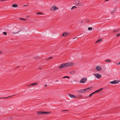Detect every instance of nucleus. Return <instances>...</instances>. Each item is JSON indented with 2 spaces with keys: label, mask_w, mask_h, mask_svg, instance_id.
<instances>
[{
  "label": "nucleus",
  "mask_w": 120,
  "mask_h": 120,
  "mask_svg": "<svg viewBox=\"0 0 120 120\" xmlns=\"http://www.w3.org/2000/svg\"><path fill=\"white\" fill-rule=\"evenodd\" d=\"M98 41H101V39H99L98 40Z\"/></svg>",
  "instance_id": "obj_34"
},
{
  "label": "nucleus",
  "mask_w": 120,
  "mask_h": 120,
  "mask_svg": "<svg viewBox=\"0 0 120 120\" xmlns=\"http://www.w3.org/2000/svg\"><path fill=\"white\" fill-rule=\"evenodd\" d=\"M99 42L98 41H98H97L96 42H95V43H97V42Z\"/></svg>",
  "instance_id": "obj_37"
},
{
  "label": "nucleus",
  "mask_w": 120,
  "mask_h": 120,
  "mask_svg": "<svg viewBox=\"0 0 120 120\" xmlns=\"http://www.w3.org/2000/svg\"><path fill=\"white\" fill-rule=\"evenodd\" d=\"M120 82V81H119L118 80H114L113 81L110 82V83L112 84H114L118 83Z\"/></svg>",
  "instance_id": "obj_8"
},
{
  "label": "nucleus",
  "mask_w": 120,
  "mask_h": 120,
  "mask_svg": "<svg viewBox=\"0 0 120 120\" xmlns=\"http://www.w3.org/2000/svg\"><path fill=\"white\" fill-rule=\"evenodd\" d=\"M87 80V79L86 77H84L79 82L81 83H85Z\"/></svg>",
  "instance_id": "obj_4"
},
{
  "label": "nucleus",
  "mask_w": 120,
  "mask_h": 120,
  "mask_svg": "<svg viewBox=\"0 0 120 120\" xmlns=\"http://www.w3.org/2000/svg\"><path fill=\"white\" fill-rule=\"evenodd\" d=\"M88 29L89 30H91L92 29V27H89L88 28Z\"/></svg>",
  "instance_id": "obj_22"
},
{
  "label": "nucleus",
  "mask_w": 120,
  "mask_h": 120,
  "mask_svg": "<svg viewBox=\"0 0 120 120\" xmlns=\"http://www.w3.org/2000/svg\"><path fill=\"white\" fill-rule=\"evenodd\" d=\"M58 8L55 6H53L50 9V11H54L57 10Z\"/></svg>",
  "instance_id": "obj_3"
},
{
  "label": "nucleus",
  "mask_w": 120,
  "mask_h": 120,
  "mask_svg": "<svg viewBox=\"0 0 120 120\" xmlns=\"http://www.w3.org/2000/svg\"><path fill=\"white\" fill-rule=\"evenodd\" d=\"M37 113L38 114H48V113H50V112H42L41 111H38L37 112Z\"/></svg>",
  "instance_id": "obj_2"
},
{
  "label": "nucleus",
  "mask_w": 120,
  "mask_h": 120,
  "mask_svg": "<svg viewBox=\"0 0 120 120\" xmlns=\"http://www.w3.org/2000/svg\"><path fill=\"white\" fill-rule=\"evenodd\" d=\"M19 67V66H17V68H18Z\"/></svg>",
  "instance_id": "obj_44"
},
{
  "label": "nucleus",
  "mask_w": 120,
  "mask_h": 120,
  "mask_svg": "<svg viewBox=\"0 0 120 120\" xmlns=\"http://www.w3.org/2000/svg\"><path fill=\"white\" fill-rule=\"evenodd\" d=\"M74 64V63L72 62L66 63H63L61 64L59 67V68L61 69L63 68H65L66 67H68V66H72Z\"/></svg>",
  "instance_id": "obj_1"
},
{
  "label": "nucleus",
  "mask_w": 120,
  "mask_h": 120,
  "mask_svg": "<svg viewBox=\"0 0 120 120\" xmlns=\"http://www.w3.org/2000/svg\"><path fill=\"white\" fill-rule=\"evenodd\" d=\"M58 81V80H56V82H57V81Z\"/></svg>",
  "instance_id": "obj_43"
},
{
  "label": "nucleus",
  "mask_w": 120,
  "mask_h": 120,
  "mask_svg": "<svg viewBox=\"0 0 120 120\" xmlns=\"http://www.w3.org/2000/svg\"><path fill=\"white\" fill-rule=\"evenodd\" d=\"M94 75L98 79L100 78L101 76V75L98 73L95 74Z\"/></svg>",
  "instance_id": "obj_5"
},
{
  "label": "nucleus",
  "mask_w": 120,
  "mask_h": 120,
  "mask_svg": "<svg viewBox=\"0 0 120 120\" xmlns=\"http://www.w3.org/2000/svg\"><path fill=\"white\" fill-rule=\"evenodd\" d=\"M120 30L117 29V30H113V32L114 33H116L118 32L119 30Z\"/></svg>",
  "instance_id": "obj_16"
},
{
  "label": "nucleus",
  "mask_w": 120,
  "mask_h": 120,
  "mask_svg": "<svg viewBox=\"0 0 120 120\" xmlns=\"http://www.w3.org/2000/svg\"><path fill=\"white\" fill-rule=\"evenodd\" d=\"M92 94V95L94 94H95V92H93V93H91Z\"/></svg>",
  "instance_id": "obj_31"
},
{
  "label": "nucleus",
  "mask_w": 120,
  "mask_h": 120,
  "mask_svg": "<svg viewBox=\"0 0 120 120\" xmlns=\"http://www.w3.org/2000/svg\"><path fill=\"white\" fill-rule=\"evenodd\" d=\"M27 17H29V15L27 16Z\"/></svg>",
  "instance_id": "obj_45"
},
{
  "label": "nucleus",
  "mask_w": 120,
  "mask_h": 120,
  "mask_svg": "<svg viewBox=\"0 0 120 120\" xmlns=\"http://www.w3.org/2000/svg\"><path fill=\"white\" fill-rule=\"evenodd\" d=\"M12 6L14 8H16L18 6V5H17L15 4H13L12 5Z\"/></svg>",
  "instance_id": "obj_17"
},
{
  "label": "nucleus",
  "mask_w": 120,
  "mask_h": 120,
  "mask_svg": "<svg viewBox=\"0 0 120 120\" xmlns=\"http://www.w3.org/2000/svg\"><path fill=\"white\" fill-rule=\"evenodd\" d=\"M47 86V84L45 85L44 86L45 87H46Z\"/></svg>",
  "instance_id": "obj_39"
},
{
  "label": "nucleus",
  "mask_w": 120,
  "mask_h": 120,
  "mask_svg": "<svg viewBox=\"0 0 120 120\" xmlns=\"http://www.w3.org/2000/svg\"><path fill=\"white\" fill-rule=\"evenodd\" d=\"M92 88H93L91 86V87H88L86 89H85L86 92H86H88V91L90 90H91L92 89Z\"/></svg>",
  "instance_id": "obj_10"
},
{
  "label": "nucleus",
  "mask_w": 120,
  "mask_h": 120,
  "mask_svg": "<svg viewBox=\"0 0 120 120\" xmlns=\"http://www.w3.org/2000/svg\"><path fill=\"white\" fill-rule=\"evenodd\" d=\"M103 89V88H101L98 90H96L95 92L96 93H97L100 91L102 90Z\"/></svg>",
  "instance_id": "obj_11"
},
{
  "label": "nucleus",
  "mask_w": 120,
  "mask_h": 120,
  "mask_svg": "<svg viewBox=\"0 0 120 120\" xmlns=\"http://www.w3.org/2000/svg\"><path fill=\"white\" fill-rule=\"evenodd\" d=\"M69 95L70 97L71 98H76V97L74 95H73L71 94H69Z\"/></svg>",
  "instance_id": "obj_12"
},
{
  "label": "nucleus",
  "mask_w": 120,
  "mask_h": 120,
  "mask_svg": "<svg viewBox=\"0 0 120 120\" xmlns=\"http://www.w3.org/2000/svg\"><path fill=\"white\" fill-rule=\"evenodd\" d=\"M2 53V52L1 51H0V55Z\"/></svg>",
  "instance_id": "obj_36"
},
{
  "label": "nucleus",
  "mask_w": 120,
  "mask_h": 120,
  "mask_svg": "<svg viewBox=\"0 0 120 120\" xmlns=\"http://www.w3.org/2000/svg\"><path fill=\"white\" fill-rule=\"evenodd\" d=\"M37 15L40 14V15H43V13L41 12H38L37 13Z\"/></svg>",
  "instance_id": "obj_23"
},
{
  "label": "nucleus",
  "mask_w": 120,
  "mask_h": 120,
  "mask_svg": "<svg viewBox=\"0 0 120 120\" xmlns=\"http://www.w3.org/2000/svg\"><path fill=\"white\" fill-rule=\"evenodd\" d=\"M3 34L4 35H7V33L5 32H3Z\"/></svg>",
  "instance_id": "obj_25"
},
{
  "label": "nucleus",
  "mask_w": 120,
  "mask_h": 120,
  "mask_svg": "<svg viewBox=\"0 0 120 120\" xmlns=\"http://www.w3.org/2000/svg\"><path fill=\"white\" fill-rule=\"evenodd\" d=\"M119 36H120V33H118V34L116 35V37H118Z\"/></svg>",
  "instance_id": "obj_26"
},
{
  "label": "nucleus",
  "mask_w": 120,
  "mask_h": 120,
  "mask_svg": "<svg viewBox=\"0 0 120 120\" xmlns=\"http://www.w3.org/2000/svg\"><path fill=\"white\" fill-rule=\"evenodd\" d=\"M66 78L69 79L70 78V77L68 76H65L63 77V79H64Z\"/></svg>",
  "instance_id": "obj_21"
},
{
  "label": "nucleus",
  "mask_w": 120,
  "mask_h": 120,
  "mask_svg": "<svg viewBox=\"0 0 120 120\" xmlns=\"http://www.w3.org/2000/svg\"><path fill=\"white\" fill-rule=\"evenodd\" d=\"M62 36H63L64 37L66 36H67V33H66V32H65L63 33L62 35Z\"/></svg>",
  "instance_id": "obj_15"
},
{
  "label": "nucleus",
  "mask_w": 120,
  "mask_h": 120,
  "mask_svg": "<svg viewBox=\"0 0 120 120\" xmlns=\"http://www.w3.org/2000/svg\"><path fill=\"white\" fill-rule=\"evenodd\" d=\"M92 95H92V94L91 93L89 95V97H91Z\"/></svg>",
  "instance_id": "obj_29"
},
{
  "label": "nucleus",
  "mask_w": 120,
  "mask_h": 120,
  "mask_svg": "<svg viewBox=\"0 0 120 120\" xmlns=\"http://www.w3.org/2000/svg\"><path fill=\"white\" fill-rule=\"evenodd\" d=\"M75 38H73V39H75Z\"/></svg>",
  "instance_id": "obj_46"
},
{
  "label": "nucleus",
  "mask_w": 120,
  "mask_h": 120,
  "mask_svg": "<svg viewBox=\"0 0 120 120\" xmlns=\"http://www.w3.org/2000/svg\"><path fill=\"white\" fill-rule=\"evenodd\" d=\"M105 61L106 62H111V61L109 59H107L105 60Z\"/></svg>",
  "instance_id": "obj_20"
},
{
  "label": "nucleus",
  "mask_w": 120,
  "mask_h": 120,
  "mask_svg": "<svg viewBox=\"0 0 120 120\" xmlns=\"http://www.w3.org/2000/svg\"><path fill=\"white\" fill-rule=\"evenodd\" d=\"M10 31H10H10H9V33H11V32H10Z\"/></svg>",
  "instance_id": "obj_40"
},
{
  "label": "nucleus",
  "mask_w": 120,
  "mask_h": 120,
  "mask_svg": "<svg viewBox=\"0 0 120 120\" xmlns=\"http://www.w3.org/2000/svg\"><path fill=\"white\" fill-rule=\"evenodd\" d=\"M6 0H1V1H2V2Z\"/></svg>",
  "instance_id": "obj_33"
},
{
  "label": "nucleus",
  "mask_w": 120,
  "mask_h": 120,
  "mask_svg": "<svg viewBox=\"0 0 120 120\" xmlns=\"http://www.w3.org/2000/svg\"><path fill=\"white\" fill-rule=\"evenodd\" d=\"M17 33H15V34H16Z\"/></svg>",
  "instance_id": "obj_47"
},
{
  "label": "nucleus",
  "mask_w": 120,
  "mask_h": 120,
  "mask_svg": "<svg viewBox=\"0 0 120 120\" xmlns=\"http://www.w3.org/2000/svg\"><path fill=\"white\" fill-rule=\"evenodd\" d=\"M27 5H25L24 6H27Z\"/></svg>",
  "instance_id": "obj_42"
},
{
  "label": "nucleus",
  "mask_w": 120,
  "mask_h": 120,
  "mask_svg": "<svg viewBox=\"0 0 120 120\" xmlns=\"http://www.w3.org/2000/svg\"><path fill=\"white\" fill-rule=\"evenodd\" d=\"M15 95H12L11 96H9L7 97H1V98H0V99H1V98H3L4 99H6V98H7L9 97H11L12 96H14Z\"/></svg>",
  "instance_id": "obj_14"
},
{
  "label": "nucleus",
  "mask_w": 120,
  "mask_h": 120,
  "mask_svg": "<svg viewBox=\"0 0 120 120\" xmlns=\"http://www.w3.org/2000/svg\"><path fill=\"white\" fill-rule=\"evenodd\" d=\"M75 8H76V7L75 6H73V7H72L71 8V9H74Z\"/></svg>",
  "instance_id": "obj_27"
},
{
  "label": "nucleus",
  "mask_w": 120,
  "mask_h": 120,
  "mask_svg": "<svg viewBox=\"0 0 120 120\" xmlns=\"http://www.w3.org/2000/svg\"><path fill=\"white\" fill-rule=\"evenodd\" d=\"M118 64H120V62H118Z\"/></svg>",
  "instance_id": "obj_38"
},
{
  "label": "nucleus",
  "mask_w": 120,
  "mask_h": 120,
  "mask_svg": "<svg viewBox=\"0 0 120 120\" xmlns=\"http://www.w3.org/2000/svg\"><path fill=\"white\" fill-rule=\"evenodd\" d=\"M77 92L79 93H84L86 91L85 89H82L79 90L77 91Z\"/></svg>",
  "instance_id": "obj_7"
},
{
  "label": "nucleus",
  "mask_w": 120,
  "mask_h": 120,
  "mask_svg": "<svg viewBox=\"0 0 120 120\" xmlns=\"http://www.w3.org/2000/svg\"><path fill=\"white\" fill-rule=\"evenodd\" d=\"M75 5L76 6H82L83 5L81 3L79 2L77 0L75 1Z\"/></svg>",
  "instance_id": "obj_6"
},
{
  "label": "nucleus",
  "mask_w": 120,
  "mask_h": 120,
  "mask_svg": "<svg viewBox=\"0 0 120 120\" xmlns=\"http://www.w3.org/2000/svg\"><path fill=\"white\" fill-rule=\"evenodd\" d=\"M20 19L22 20H25L26 19H24L23 18H20Z\"/></svg>",
  "instance_id": "obj_28"
},
{
  "label": "nucleus",
  "mask_w": 120,
  "mask_h": 120,
  "mask_svg": "<svg viewBox=\"0 0 120 120\" xmlns=\"http://www.w3.org/2000/svg\"><path fill=\"white\" fill-rule=\"evenodd\" d=\"M96 69V70L99 71H100L101 70V68L99 66L97 67Z\"/></svg>",
  "instance_id": "obj_13"
},
{
  "label": "nucleus",
  "mask_w": 120,
  "mask_h": 120,
  "mask_svg": "<svg viewBox=\"0 0 120 120\" xmlns=\"http://www.w3.org/2000/svg\"><path fill=\"white\" fill-rule=\"evenodd\" d=\"M53 58L51 56L48 57V58H47L46 60H49L52 59Z\"/></svg>",
  "instance_id": "obj_18"
},
{
  "label": "nucleus",
  "mask_w": 120,
  "mask_h": 120,
  "mask_svg": "<svg viewBox=\"0 0 120 120\" xmlns=\"http://www.w3.org/2000/svg\"><path fill=\"white\" fill-rule=\"evenodd\" d=\"M39 69H41V68H39Z\"/></svg>",
  "instance_id": "obj_41"
},
{
  "label": "nucleus",
  "mask_w": 120,
  "mask_h": 120,
  "mask_svg": "<svg viewBox=\"0 0 120 120\" xmlns=\"http://www.w3.org/2000/svg\"><path fill=\"white\" fill-rule=\"evenodd\" d=\"M76 71H71L70 72V73L71 74H73L75 73Z\"/></svg>",
  "instance_id": "obj_19"
},
{
  "label": "nucleus",
  "mask_w": 120,
  "mask_h": 120,
  "mask_svg": "<svg viewBox=\"0 0 120 120\" xmlns=\"http://www.w3.org/2000/svg\"><path fill=\"white\" fill-rule=\"evenodd\" d=\"M87 21L88 22H90V20H87Z\"/></svg>",
  "instance_id": "obj_35"
},
{
  "label": "nucleus",
  "mask_w": 120,
  "mask_h": 120,
  "mask_svg": "<svg viewBox=\"0 0 120 120\" xmlns=\"http://www.w3.org/2000/svg\"><path fill=\"white\" fill-rule=\"evenodd\" d=\"M38 82H36L35 83H33L29 85H27V86H34L38 85Z\"/></svg>",
  "instance_id": "obj_9"
},
{
  "label": "nucleus",
  "mask_w": 120,
  "mask_h": 120,
  "mask_svg": "<svg viewBox=\"0 0 120 120\" xmlns=\"http://www.w3.org/2000/svg\"><path fill=\"white\" fill-rule=\"evenodd\" d=\"M70 34V33H67V35H69Z\"/></svg>",
  "instance_id": "obj_32"
},
{
  "label": "nucleus",
  "mask_w": 120,
  "mask_h": 120,
  "mask_svg": "<svg viewBox=\"0 0 120 120\" xmlns=\"http://www.w3.org/2000/svg\"><path fill=\"white\" fill-rule=\"evenodd\" d=\"M78 97H79V98H81L82 97V96L80 95H78Z\"/></svg>",
  "instance_id": "obj_24"
},
{
  "label": "nucleus",
  "mask_w": 120,
  "mask_h": 120,
  "mask_svg": "<svg viewBox=\"0 0 120 120\" xmlns=\"http://www.w3.org/2000/svg\"><path fill=\"white\" fill-rule=\"evenodd\" d=\"M68 111V110H63L62 111Z\"/></svg>",
  "instance_id": "obj_30"
}]
</instances>
